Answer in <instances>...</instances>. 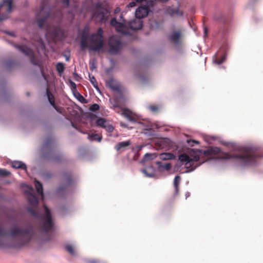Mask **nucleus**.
<instances>
[{"label": "nucleus", "mask_w": 263, "mask_h": 263, "mask_svg": "<svg viewBox=\"0 0 263 263\" xmlns=\"http://www.w3.org/2000/svg\"><path fill=\"white\" fill-rule=\"evenodd\" d=\"M27 199L30 205L27 208V211L32 216L37 217L38 215L37 209L39 203L37 198L34 195L30 193L28 195Z\"/></svg>", "instance_id": "10"}, {"label": "nucleus", "mask_w": 263, "mask_h": 263, "mask_svg": "<svg viewBox=\"0 0 263 263\" xmlns=\"http://www.w3.org/2000/svg\"><path fill=\"white\" fill-rule=\"evenodd\" d=\"M96 123L98 126L104 128L108 133H111L114 129V126L109 121L103 118H100L96 120Z\"/></svg>", "instance_id": "14"}, {"label": "nucleus", "mask_w": 263, "mask_h": 263, "mask_svg": "<svg viewBox=\"0 0 263 263\" xmlns=\"http://www.w3.org/2000/svg\"><path fill=\"white\" fill-rule=\"evenodd\" d=\"M226 60V55H223L220 59L219 58V55L218 54L215 55L213 58V61L215 63L220 65L222 64Z\"/></svg>", "instance_id": "29"}, {"label": "nucleus", "mask_w": 263, "mask_h": 263, "mask_svg": "<svg viewBox=\"0 0 263 263\" xmlns=\"http://www.w3.org/2000/svg\"><path fill=\"white\" fill-rule=\"evenodd\" d=\"M181 181L180 176L177 175L175 177L173 184L175 188V194L177 195L179 193V186Z\"/></svg>", "instance_id": "25"}, {"label": "nucleus", "mask_w": 263, "mask_h": 263, "mask_svg": "<svg viewBox=\"0 0 263 263\" xmlns=\"http://www.w3.org/2000/svg\"><path fill=\"white\" fill-rule=\"evenodd\" d=\"M11 166L12 167L14 168H21L23 170H27V166L26 165L20 161H14L11 163Z\"/></svg>", "instance_id": "24"}, {"label": "nucleus", "mask_w": 263, "mask_h": 263, "mask_svg": "<svg viewBox=\"0 0 263 263\" xmlns=\"http://www.w3.org/2000/svg\"><path fill=\"white\" fill-rule=\"evenodd\" d=\"M181 35V31H174L169 36L170 41L173 44L178 45L180 43Z\"/></svg>", "instance_id": "18"}, {"label": "nucleus", "mask_w": 263, "mask_h": 263, "mask_svg": "<svg viewBox=\"0 0 263 263\" xmlns=\"http://www.w3.org/2000/svg\"><path fill=\"white\" fill-rule=\"evenodd\" d=\"M77 99L81 103H86L85 99L79 92L77 93V95H76Z\"/></svg>", "instance_id": "40"}, {"label": "nucleus", "mask_w": 263, "mask_h": 263, "mask_svg": "<svg viewBox=\"0 0 263 263\" xmlns=\"http://www.w3.org/2000/svg\"><path fill=\"white\" fill-rule=\"evenodd\" d=\"M73 182L72 173L70 172H63L61 176V182L56 190L57 194L62 195L67 193Z\"/></svg>", "instance_id": "5"}, {"label": "nucleus", "mask_w": 263, "mask_h": 263, "mask_svg": "<svg viewBox=\"0 0 263 263\" xmlns=\"http://www.w3.org/2000/svg\"><path fill=\"white\" fill-rule=\"evenodd\" d=\"M123 115L130 121L135 122L136 121L135 118L133 116L132 112L129 110H125L123 112Z\"/></svg>", "instance_id": "32"}, {"label": "nucleus", "mask_w": 263, "mask_h": 263, "mask_svg": "<svg viewBox=\"0 0 263 263\" xmlns=\"http://www.w3.org/2000/svg\"><path fill=\"white\" fill-rule=\"evenodd\" d=\"M99 109H100V106L97 104H93L91 105L89 107L90 110H91L92 111H96L98 110Z\"/></svg>", "instance_id": "39"}, {"label": "nucleus", "mask_w": 263, "mask_h": 263, "mask_svg": "<svg viewBox=\"0 0 263 263\" xmlns=\"http://www.w3.org/2000/svg\"><path fill=\"white\" fill-rule=\"evenodd\" d=\"M31 230L30 228H22L14 226L8 232L0 227V236H10L11 237H23L28 241L31 238Z\"/></svg>", "instance_id": "4"}, {"label": "nucleus", "mask_w": 263, "mask_h": 263, "mask_svg": "<svg viewBox=\"0 0 263 263\" xmlns=\"http://www.w3.org/2000/svg\"><path fill=\"white\" fill-rule=\"evenodd\" d=\"M154 167L152 166L147 167L142 171V172L145 174L146 176L152 177L154 176Z\"/></svg>", "instance_id": "28"}, {"label": "nucleus", "mask_w": 263, "mask_h": 263, "mask_svg": "<svg viewBox=\"0 0 263 263\" xmlns=\"http://www.w3.org/2000/svg\"><path fill=\"white\" fill-rule=\"evenodd\" d=\"M104 41L97 37V35H88L83 33L81 37L80 47L81 50L88 49L89 51L99 52L104 47Z\"/></svg>", "instance_id": "2"}, {"label": "nucleus", "mask_w": 263, "mask_h": 263, "mask_svg": "<svg viewBox=\"0 0 263 263\" xmlns=\"http://www.w3.org/2000/svg\"><path fill=\"white\" fill-rule=\"evenodd\" d=\"M99 261L98 259H91V260L88 261V263H98Z\"/></svg>", "instance_id": "46"}, {"label": "nucleus", "mask_w": 263, "mask_h": 263, "mask_svg": "<svg viewBox=\"0 0 263 263\" xmlns=\"http://www.w3.org/2000/svg\"><path fill=\"white\" fill-rule=\"evenodd\" d=\"M154 144L157 149H166L172 145L171 141L168 138H158L154 140Z\"/></svg>", "instance_id": "13"}, {"label": "nucleus", "mask_w": 263, "mask_h": 263, "mask_svg": "<svg viewBox=\"0 0 263 263\" xmlns=\"http://www.w3.org/2000/svg\"><path fill=\"white\" fill-rule=\"evenodd\" d=\"M109 13V11L107 9H104L103 10H98L94 12L93 17L99 19L101 22H106Z\"/></svg>", "instance_id": "16"}, {"label": "nucleus", "mask_w": 263, "mask_h": 263, "mask_svg": "<svg viewBox=\"0 0 263 263\" xmlns=\"http://www.w3.org/2000/svg\"><path fill=\"white\" fill-rule=\"evenodd\" d=\"M8 65H11V62H10L9 63H8Z\"/></svg>", "instance_id": "59"}, {"label": "nucleus", "mask_w": 263, "mask_h": 263, "mask_svg": "<svg viewBox=\"0 0 263 263\" xmlns=\"http://www.w3.org/2000/svg\"><path fill=\"white\" fill-rule=\"evenodd\" d=\"M148 108L152 112L154 113L158 112L159 109V106L157 105H150Z\"/></svg>", "instance_id": "37"}, {"label": "nucleus", "mask_w": 263, "mask_h": 263, "mask_svg": "<svg viewBox=\"0 0 263 263\" xmlns=\"http://www.w3.org/2000/svg\"><path fill=\"white\" fill-rule=\"evenodd\" d=\"M12 2L13 0H3L0 4V10L3 8H6V11L9 13L12 9Z\"/></svg>", "instance_id": "21"}, {"label": "nucleus", "mask_w": 263, "mask_h": 263, "mask_svg": "<svg viewBox=\"0 0 263 263\" xmlns=\"http://www.w3.org/2000/svg\"><path fill=\"white\" fill-rule=\"evenodd\" d=\"M145 1V0H136V2L140 3L143 2V1Z\"/></svg>", "instance_id": "54"}, {"label": "nucleus", "mask_w": 263, "mask_h": 263, "mask_svg": "<svg viewBox=\"0 0 263 263\" xmlns=\"http://www.w3.org/2000/svg\"><path fill=\"white\" fill-rule=\"evenodd\" d=\"M14 46L19 51L24 53L25 55L29 56L30 57V61L32 64L39 66L37 59L35 57L33 51L31 49L28 48L26 46L17 45H14Z\"/></svg>", "instance_id": "12"}, {"label": "nucleus", "mask_w": 263, "mask_h": 263, "mask_svg": "<svg viewBox=\"0 0 263 263\" xmlns=\"http://www.w3.org/2000/svg\"><path fill=\"white\" fill-rule=\"evenodd\" d=\"M204 31H205V33H206V31H207L206 29H205V30H204Z\"/></svg>", "instance_id": "60"}, {"label": "nucleus", "mask_w": 263, "mask_h": 263, "mask_svg": "<svg viewBox=\"0 0 263 263\" xmlns=\"http://www.w3.org/2000/svg\"><path fill=\"white\" fill-rule=\"evenodd\" d=\"M175 157L174 155L170 153H164L160 155V158L163 160H173Z\"/></svg>", "instance_id": "26"}, {"label": "nucleus", "mask_w": 263, "mask_h": 263, "mask_svg": "<svg viewBox=\"0 0 263 263\" xmlns=\"http://www.w3.org/2000/svg\"><path fill=\"white\" fill-rule=\"evenodd\" d=\"M166 13L171 17L182 16L183 15V12L180 10L178 8L170 7L167 9Z\"/></svg>", "instance_id": "19"}, {"label": "nucleus", "mask_w": 263, "mask_h": 263, "mask_svg": "<svg viewBox=\"0 0 263 263\" xmlns=\"http://www.w3.org/2000/svg\"><path fill=\"white\" fill-rule=\"evenodd\" d=\"M35 189L36 190V191L37 192L41 195V196L43 197V186H42V183L36 180H35Z\"/></svg>", "instance_id": "27"}, {"label": "nucleus", "mask_w": 263, "mask_h": 263, "mask_svg": "<svg viewBox=\"0 0 263 263\" xmlns=\"http://www.w3.org/2000/svg\"><path fill=\"white\" fill-rule=\"evenodd\" d=\"M92 35H97V37L100 39H102L104 41V38L103 36V30L101 28H99L98 30L97 33H93Z\"/></svg>", "instance_id": "35"}, {"label": "nucleus", "mask_w": 263, "mask_h": 263, "mask_svg": "<svg viewBox=\"0 0 263 263\" xmlns=\"http://www.w3.org/2000/svg\"><path fill=\"white\" fill-rule=\"evenodd\" d=\"M108 45L109 46V52L111 53H118L122 47L121 41L116 36H111L109 39Z\"/></svg>", "instance_id": "11"}, {"label": "nucleus", "mask_w": 263, "mask_h": 263, "mask_svg": "<svg viewBox=\"0 0 263 263\" xmlns=\"http://www.w3.org/2000/svg\"><path fill=\"white\" fill-rule=\"evenodd\" d=\"M45 8L44 4H42L41 10L38 13V15L40 16H42V17L38 19L37 21V25L40 28H42L44 26L46 20L48 17L50 15L49 12H47L45 15L43 14L44 13Z\"/></svg>", "instance_id": "15"}, {"label": "nucleus", "mask_w": 263, "mask_h": 263, "mask_svg": "<svg viewBox=\"0 0 263 263\" xmlns=\"http://www.w3.org/2000/svg\"><path fill=\"white\" fill-rule=\"evenodd\" d=\"M192 142L195 143H198V142L196 140H192Z\"/></svg>", "instance_id": "56"}, {"label": "nucleus", "mask_w": 263, "mask_h": 263, "mask_svg": "<svg viewBox=\"0 0 263 263\" xmlns=\"http://www.w3.org/2000/svg\"><path fill=\"white\" fill-rule=\"evenodd\" d=\"M179 160L181 162L185 163L184 165L186 168H191L192 170H194L198 165L197 163L199 160V157L198 156H195L192 158L187 154L184 153L179 156Z\"/></svg>", "instance_id": "9"}, {"label": "nucleus", "mask_w": 263, "mask_h": 263, "mask_svg": "<svg viewBox=\"0 0 263 263\" xmlns=\"http://www.w3.org/2000/svg\"><path fill=\"white\" fill-rule=\"evenodd\" d=\"M63 4L65 5L66 6H68L69 4V0H63L62 1Z\"/></svg>", "instance_id": "45"}, {"label": "nucleus", "mask_w": 263, "mask_h": 263, "mask_svg": "<svg viewBox=\"0 0 263 263\" xmlns=\"http://www.w3.org/2000/svg\"><path fill=\"white\" fill-rule=\"evenodd\" d=\"M46 93H47L48 101L50 102V104L52 106H54L55 104L54 97L53 95L50 92L48 88H47V89H46Z\"/></svg>", "instance_id": "31"}, {"label": "nucleus", "mask_w": 263, "mask_h": 263, "mask_svg": "<svg viewBox=\"0 0 263 263\" xmlns=\"http://www.w3.org/2000/svg\"><path fill=\"white\" fill-rule=\"evenodd\" d=\"M70 84L72 88H73L74 89L76 88V84H75V83H74L72 81H70Z\"/></svg>", "instance_id": "49"}, {"label": "nucleus", "mask_w": 263, "mask_h": 263, "mask_svg": "<svg viewBox=\"0 0 263 263\" xmlns=\"http://www.w3.org/2000/svg\"><path fill=\"white\" fill-rule=\"evenodd\" d=\"M120 125L122 127H126V125L125 124H124L123 123H121Z\"/></svg>", "instance_id": "55"}, {"label": "nucleus", "mask_w": 263, "mask_h": 263, "mask_svg": "<svg viewBox=\"0 0 263 263\" xmlns=\"http://www.w3.org/2000/svg\"><path fill=\"white\" fill-rule=\"evenodd\" d=\"M42 149L46 153L44 154L45 157L51 159L55 162L61 161L62 157L60 155H55L53 150V143L52 138H49L46 140Z\"/></svg>", "instance_id": "6"}, {"label": "nucleus", "mask_w": 263, "mask_h": 263, "mask_svg": "<svg viewBox=\"0 0 263 263\" xmlns=\"http://www.w3.org/2000/svg\"><path fill=\"white\" fill-rule=\"evenodd\" d=\"M93 65H92V66L90 67V69H91V70H92V69H93Z\"/></svg>", "instance_id": "57"}, {"label": "nucleus", "mask_w": 263, "mask_h": 263, "mask_svg": "<svg viewBox=\"0 0 263 263\" xmlns=\"http://www.w3.org/2000/svg\"><path fill=\"white\" fill-rule=\"evenodd\" d=\"M120 9L119 8H116L115 10V13H118L120 12Z\"/></svg>", "instance_id": "50"}, {"label": "nucleus", "mask_w": 263, "mask_h": 263, "mask_svg": "<svg viewBox=\"0 0 263 263\" xmlns=\"http://www.w3.org/2000/svg\"><path fill=\"white\" fill-rule=\"evenodd\" d=\"M66 250L68 251L71 255H75L74 249L73 246L71 245H68L66 246Z\"/></svg>", "instance_id": "36"}, {"label": "nucleus", "mask_w": 263, "mask_h": 263, "mask_svg": "<svg viewBox=\"0 0 263 263\" xmlns=\"http://www.w3.org/2000/svg\"><path fill=\"white\" fill-rule=\"evenodd\" d=\"M10 174V173L6 170H0V176H8Z\"/></svg>", "instance_id": "41"}, {"label": "nucleus", "mask_w": 263, "mask_h": 263, "mask_svg": "<svg viewBox=\"0 0 263 263\" xmlns=\"http://www.w3.org/2000/svg\"><path fill=\"white\" fill-rule=\"evenodd\" d=\"M46 37L47 40L52 42H56L58 40L63 39L64 35V32L59 27H51L47 28Z\"/></svg>", "instance_id": "8"}, {"label": "nucleus", "mask_w": 263, "mask_h": 263, "mask_svg": "<svg viewBox=\"0 0 263 263\" xmlns=\"http://www.w3.org/2000/svg\"><path fill=\"white\" fill-rule=\"evenodd\" d=\"M27 95L28 96H29V92H27Z\"/></svg>", "instance_id": "61"}, {"label": "nucleus", "mask_w": 263, "mask_h": 263, "mask_svg": "<svg viewBox=\"0 0 263 263\" xmlns=\"http://www.w3.org/2000/svg\"><path fill=\"white\" fill-rule=\"evenodd\" d=\"M120 17L121 19H122V21H123V23H124V24H126V21L125 20L123 19V14H121L120 15Z\"/></svg>", "instance_id": "52"}, {"label": "nucleus", "mask_w": 263, "mask_h": 263, "mask_svg": "<svg viewBox=\"0 0 263 263\" xmlns=\"http://www.w3.org/2000/svg\"><path fill=\"white\" fill-rule=\"evenodd\" d=\"M88 139L90 141H98V142H101L102 137L97 134H94L88 135Z\"/></svg>", "instance_id": "33"}, {"label": "nucleus", "mask_w": 263, "mask_h": 263, "mask_svg": "<svg viewBox=\"0 0 263 263\" xmlns=\"http://www.w3.org/2000/svg\"><path fill=\"white\" fill-rule=\"evenodd\" d=\"M152 155L151 154L147 153L144 156V159L145 160L151 159H152Z\"/></svg>", "instance_id": "44"}, {"label": "nucleus", "mask_w": 263, "mask_h": 263, "mask_svg": "<svg viewBox=\"0 0 263 263\" xmlns=\"http://www.w3.org/2000/svg\"><path fill=\"white\" fill-rule=\"evenodd\" d=\"M110 24L111 26L115 28L117 32L125 35H130V30H138L143 27L142 21L137 17L129 22L127 25L118 22L116 18H112Z\"/></svg>", "instance_id": "1"}, {"label": "nucleus", "mask_w": 263, "mask_h": 263, "mask_svg": "<svg viewBox=\"0 0 263 263\" xmlns=\"http://www.w3.org/2000/svg\"><path fill=\"white\" fill-rule=\"evenodd\" d=\"M130 144L131 142L130 141L119 142L116 145L115 149L117 151H120L121 152L125 151Z\"/></svg>", "instance_id": "20"}, {"label": "nucleus", "mask_w": 263, "mask_h": 263, "mask_svg": "<svg viewBox=\"0 0 263 263\" xmlns=\"http://www.w3.org/2000/svg\"><path fill=\"white\" fill-rule=\"evenodd\" d=\"M56 68H57V71L60 74H61L64 71V69H65L64 65L62 63H58L57 64Z\"/></svg>", "instance_id": "34"}, {"label": "nucleus", "mask_w": 263, "mask_h": 263, "mask_svg": "<svg viewBox=\"0 0 263 263\" xmlns=\"http://www.w3.org/2000/svg\"><path fill=\"white\" fill-rule=\"evenodd\" d=\"M52 106L57 111H58L60 113H61V109L59 107H57L56 106L55 104H54V106Z\"/></svg>", "instance_id": "47"}, {"label": "nucleus", "mask_w": 263, "mask_h": 263, "mask_svg": "<svg viewBox=\"0 0 263 263\" xmlns=\"http://www.w3.org/2000/svg\"><path fill=\"white\" fill-rule=\"evenodd\" d=\"M66 61H69V58H66Z\"/></svg>", "instance_id": "58"}, {"label": "nucleus", "mask_w": 263, "mask_h": 263, "mask_svg": "<svg viewBox=\"0 0 263 263\" xmlns=\"http://www.w3.org/2000/svg\"><path fill=\"white\" fill-rule=\"evenodd\" d=\"M7 34H9V35L10 36H14V32H6Z\"/></svg>", "instance_id": "51"}, {"label": "nucleus", "mask_w": 263, "mask_h": 263, "mask_svg": "<svg viewBox=\"0 0 263 263\" xmlns=\"http://www.w3.org/2000/svg\"><path fill=\"white\" fill-rule=\"evenodd\" d=\"M259 157L256 152L252 149H247L240 154L232 155L224 153L223 158L224 159H236L243 165H248L254 163Z\"/></svg>", "instance_id": "3"}, {"label": "nucleus", "mask_w": 263, "mask_h": 263, "mask_svg": "<svg viewBox=\"0 0 263 263\" xmlns=\"http://www.w3.org/2000/svg\"><path fill=\"white\" fill-rule=\"evenodd\" d=\"M157 164L158 165L159 168L161 171L162 169L165 170L166 171H169L171 168V163H168L162 164L161 162H157Z\"/></svg>", "instance_id": "30"}, {"label": "nucleus", "mask_w": 263, "mask_h": 263, "mask_svg": "<svg viewBox=\"0 0 263 263\" xmlns=\"http://www.w3.org/2000/svg\"><path fill=\"white\" fill-rule=\"evenodd\" d=\"M107 85L111 89L117 92H120V86L116 81L110 79L107 82Z\"/></svg>", "instance_id": "22"}, {"label": "nucleus", "mask_w": 263, "mask_h": 263, "mask_svg": "<svg viewBox=\"0 0 263 263\" xmlns=\"http://www.w3.org/2000/svg\"><path fill=\"white\" fill-rule=\"evenodd\" d=\"M89 77L90 81L91 83V84H92V85L93 86V87L97 89H98L99 88L98 86V83L96 81V78H95V77H93V76L91 77L90 75H89Z\"/></svg>", "instance_id": "38"}, {"label": "nucleus", "mask_w": 263, "mask_h": 263, "mask_svg": "<svg viewBox=\"0 0 263 263\" xmlns=\"http://www.w3.org/2000/svg\"><path fill=\"white\" fill-rule=\"evenodd\" d=\"M73 75H74V77L75 78V79L77 80L76 77H79L78 74L76 72H74L73 73Z\"/></svg>", "instance_id": "53"}, {"label": "nucleus", "mask_w": 263, "mask_h": 263, "mask_svg": "<svg viewBox=\"0 0 263 263\" xmlns=\"http://www.w3.org/2000/svg\"><path fill=\"white\" fill-rule=\"evenodd\" d=\"M7 17V15H4L0 16V22L6 19Z\"/></svg>", "instance_id": "48"}, {"label": "nucleus", "mask_w": 263, "mask_h": 263, "mask_svg": "<svg viewBox=\"0 0 263 263\" xmlns=\"http://www.w3.org/2000/svg\"><path fill=\"white\" fill-rule=\"evenodd\" d=\"M220 152V149L218 147H210L203 152V154L207 156H212L218 154Z\"/></svg>", "instance_id": "23"}, {"label": "nucleus", "mask_w": 263, "mask_h": 263, "mask_svg": "<svg viewBox=\"0 0 263 263\" xmlns=\"http://www.w3.org/2000/svg\"><path fill=\"white\" fill-rule=\"evenodd\" d=\"M136 2H132L129 3V4L127 5L128 7L132 8L136 6Z\"/></svg>", "instance_id": "43"}, {"label": "nucleus", "mask_w": 263, "mask_h": 263, "mask_svg": "<svg viewBox=\"0 0 263 263\" xmlns=\"http://www.w3.org/2000/svg\"><path fill=\"white\" fill-rule=\"evenodd\" d=\"M37 41L39 43V45L41 46V47L42 48H45V45H44V42H43V40L40 37H38Z\"/></svg>", "instance_id": "42"}, {"label": "nucleus", "mask_w": 263, "mask_h": 263, "mask_svg": "<svg viewBox=\"0 0 263 263\" xmlns=\"http://www.w3.org/2000/svg\"><path fill=\"white\" fill-rule=\"evenodd\" d=\"M149 10L148 6L139 7L135 12L136 17L141 20V18L146 17L148 15Z\"/></svg>", "instance_id": "17"}, {"label": "nucleus", "mask_w": 263, "mask_h": 263, "mask_svg": "<svg viewBox=\"0 0 263 263\" xmlns=\"http://www.w3.org/2000/svg\"><path fill=\"white\" fill-rule=\"evenodd\" d=\"M44 208L45 214L42 217L40 229L42 232L47 233L53 230V223L50 210L46 205H44Z\"/></svg>", "instance_id": "7"}]
</instances>
